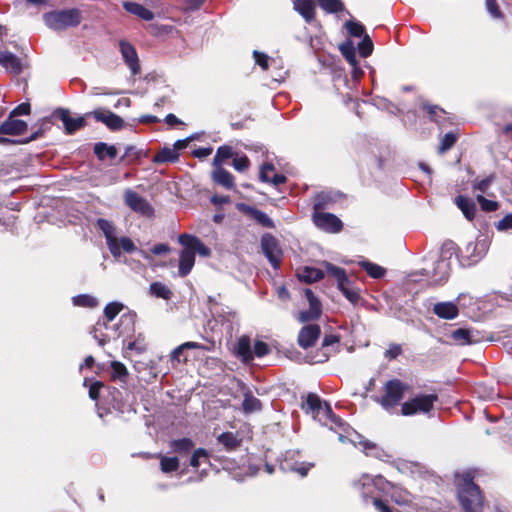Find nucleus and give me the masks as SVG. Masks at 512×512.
Listing matches in <instances>:
<instances>
[{
	"mask_svg": "<svg viewBox=\"0 0 512 512\" xmlns=\"http://www.w3.org/2000/svg\"><path fill=\"white\" fill-rule=\"evenodd\" d=\"M420 107L427 114L430 121L435 123H439V119L443 118V115L445 114V110L443 108L428 102H423Z\"/></svg>",
	"mask_w": 512,
	"mask_h": 512,
	"instance_id": "40",
	"label": "nucleus"
},
{
	"mask_svg": "<svg viewBox=\"0 0 512 512\" xmlns=\"http://www.w3.org/2000/svg\"><path fill=\"white\" fill-rule=\"evenodd\" d=\"M178 242L183 246L179 256L178 273L181 277H186L195 264V254L208 257L211 250L197 236L188 233L180 234Z\"/></svg>",
	"mask_w": 512,
	"mask_h": 512,
	"instance_id": "2",
	"label": "nucleus"
},
{
	"mask_svg": "<svg viewBox=\"0 0 512 512\" xmlns=\"http://www.w3.org/2000/svg\"><path fill=\"white\" fill-rule=\"evenodd\" d=\"M217 441L221 443L227 451H234L240 447L242 440L233 432H223L217 437Z\"/></svg>",
	"mask_w": 512,
	"mask_h": 512,
	"instance_id": "35",
	"label": "nucleus"
},
{
	"mask_svg": "<svg viewBox=\"0 0 512 512\" xmlns=\"http://www.w3.org/2000/svg\"><path fill=\"white\" fill-rule=\"evenodd\" d=\"M324 401L316 393L309 392L306 396L305 401L301 403V409L311 416L318 415V410Z\"/></svg>",
	"mask_w": 512,
	"mask_h": 512,
	"instance_id": "32",
	"label": "nucleus"
},
{
	"mask_svg": "<svg viewBox=\"0 0 512 512\" xmlns=\"http://www.w3.org/2000/svg\"><path fill=\"white\" fill-rule=\"evenodd\" d=\"M301 282L311 284L322 280L325 276L323 270L315 267L305 266L301 272L297 274Z\"/></svg>",
	"mask_w": 512,
	"mask_h": 512,
	"instance_id": "31",
	"label": "nucleus"
},
{
	"mask_svg": "<svg viewBox=\"0 0 512 512\" xmlns=\"http://www.w3.org/2000/svg\"><path fill=\"white\" fill-rule=\"evenodd\" d=\"M340 342V336L335 334H325L323 340L321 349L323 350V357L324 359H321L320 361H326L329 358V347L334 346L335 344H338Z\"/></svg>",
	"mask_w": 512,
	"mask_h": 512,
	"instance_id": "51",
	"label": "nucleus"
},
{
	"mask_svg": "<svg viewBox=\"0 0 512 512\" xmlns=\"http://www.w3.org/2000/svg\"><path fill=\"white\" fill-rule=\"evenodd\" d=\"M360 265L367 272V274L374 279H381L386 274V269L376 263L370 261H362Z\"/></svg>",
	"mask_w": 512,
	"mask_h": 512,
	"instance_id": "45",
	"label": "nucleus"
},
{
	"mask_svg": "<svg viewBox=\"0 0 512 512\" xmlns=\"http://www.w3.org/2000/svg\"><path fill=\"white\" fill-rule=\"evenodd\" d=\"M107 387L108 386L101 381H94L89 387V397L97 401L100 398L101 391L103 389L107 391Z\"/></svg>",
	"mask_w": 512,
	"mask_h": 512,
	"instance_id": "63",
	"label": "nucleus"
},
{
	"mask_svg": "<svg viewBox=\"0 0 512 512\" xmlns=\"http://www.w3.org/2000/svg\"><path fill=\"white\" fill-rule=\"evenodd\" d=\"M28 125L25 121L15 119L12 116L8 118L0 125L1 135L19 136L26 132Z\"/></svg>",
	"mask_w": 512,
	"mask_h": 512,
	"instance_id": "17",
	"label": "nucleus"
},
{
	"mask_svg": "<svg viewBox=\"0 0 512 512\" xmlns=\"http://www.w3.org/2000/svg\"><path fill=\"white\" fill-rule=\"evenodd\" d=\"M345 27L352 37H363L365 35V27L359 21L349 20L345 23Z\"/></svg>",
	"mask_w": 512,
	"mask_h": 512,
	"instance_id": "57",
	"label": "nucleus"
},
{
	"mask_svg": "<svg viewBox=\"0 0 512 512\" xmlns=\"http://www.w3.org/2000/svg\"><path fill=\"white\" fill-rule=\"evenodd\" d=\"M372 480H374L373 487L378 491L388 494L392 485L394 484L391 481L385 479L382 475L372 476Z\"/></svg>",
	"mask_w": 512,
	"mask_h": 512,
	"instance_id": "59",
	"label": "nucleus"
},
{
	"mask_svg": "<svg viewBox=\"0 0 512 512\" xmlns=\"http://www.w3.org/2000/svg\"><path fill=\"white\" fill-rule=\"evenodd\" d=\"M261 409V401L258 398H256L251 391H247L246 393H244L242 410L245 414H251L253 412L260 411Z\"/></svg>",
	"mask_w": 512,
	"mask_h": 512,
	"instance_id": "37",
	"label": "nucleus"
},
{
	"mask_svg": "<svg viewBox=\"0 0 512 512\" xmlns=\"http://www.w3.org/2000/svg\"><path fill=\"white\" fill-rule=\"evenodd\" d=\"M234 354L245 364L250 363L254 359L249 336L242 335L238 338L234 349Z\"/></svg>",
	"mask_w": 512,
	"mask_h": 512,
	"instance_id": "18",
	"label": "nucleus"
},
{
	"mask_svg": "<svg viewBox=\"0 0 512 512\" xmlns=\"http://www.w3.org/2000/svg\"><path fill=\"white\" fill-rule=\"evenodd\" d=\"M124 203L132 211L139 213L142 216L152 217L154 215V208L150 202L132 189H127L125 191Z\"/></svg>",
	"mask_w": 512,
	"mask_h": 512,
	"instance_id": "8",
	"label": "nucleus"
},
{
	"mask_svg": "<svg viewBox=\"0 0 512 512\" xmlns=\"http://www.w3.org/2000/svg\"><path fill=\"white\" fill-rule=\"evenodd\" d=\"M358 52L362 58L369 57L373 52V42L369 35L365 34L362 41L358 44Z\"/></svg>",
	"mask_w": 512,
	"mask_h": 512,
	"instance_id": "58",
	"label": "nucleus"
},
{
	"mask_svg": "<svg viewBox=\"0 0 512 512\" xmlns=\"http://www.w3.org/2000/svg\"><path fill=\"white\" fill-rule=\"evenodd\" d=\"M322 265L327 274L333 276L337 280V285L348 278L345 269L338 267L328 261H323Z\"/></svg>",
	"mask_w": 512,
	"mask_h": 512,
	"instance_id": "46",
	"label": "nucleus"
},
{
	"mask_svg": "<svg viewBox=\"0 0 512 512\" xmlns=\"http://www.w3.org/2000/svg\"><path fill=\"white\" fill-rule=\"evenodd\" d=\"M73 304L80 307L93 308L97 305V300L87 294H80L73 297Z\"/></svg>",
	"mask_w": 512,
	"mask_h": 512,
	"instance_id": "60",
	"label": "nucleus"
},
{
	"mask_svg": "<svg viewBox=\"0 0 512 512\" xmlns=\"http://www.w3.org/2000/svg\"><path fill=\"white\" fill-rule=\"evenodd\" d=\"M450 271V263L445 259H438L434 262L433 270L426 271V275L431 277L434 285H441L448 280Z\"/></svg>",
	"mask_w": 512,
	"mask_h": 512,
	"instance_id": "16",
	"label": "nucleus"
},
{
	"mask_svg": "<svg viewBox=\"0 0 512 512\" xmlns=\"http://www.w3.org/2000/svg\"><path fill=\"white\" fill-rule=\"evenodd\" d=\"M0 64L14 75H19L23 71L20 58L9 51L0 54Z\"/></svg>",
	"mask_w": 512,
	"mask_h": 512,
	"instance_id": "25",
	"label": "nucleus"
},
{
	"mask_svg": "<svg viewBox=\"0 0 512 512\" xmlns=\"http://www.w3.org/2000/svg\"><path fill=\"white\" fill-rule=\"evenodd\" d=\"M312 220L317 228L328 233H339L343 229L342 221L332 213L313 212Z\"/></svg>",
	"mask_w": 512,
	"mask_h": 512,
	"instance_id": "9",
	"label": "nucleus"
},
{
	"mask_svg": "<svg viewBox=\"0 0 512 512\" xmlns=\"http://www.w3.org/2000/svg\"><path fill=\"white\" fill-rule=\"evenodd\" d=\"M178 158L179 153L175 149L164 147L153 156V162L158 164L173 163L176 162Z\"/></svg>",
	"mask_w": 512,
	"mask_h": 512,
	"instance_id": "36",
	"label": "nucleus"
},
{
	"mask_svg": "<svg viewBox=\"0 0 512 512\" xmlns=\"http://www.w3.org/2000/svg\"><path fill=\"white\" fill-rule=\"evenodd\" d=\"M359 445L368 456L381 458L383 451L377 447V444L367 439L359 441Z\"/></svg>",
	"mask_w": 512,
	"mask_h": 512,
	"instance_id": "56",
	"label": "nucleus"
},
{
	"mask_svg": "<svg viewBox=\"0 0 512 512\" xmlns=\"http://www.w3.org/2000/svg\"><path fill=\"white\" fill-rule=\"evenodd\" d=\"M216 167L212 174L214 182L228 190L235 188L233 175L221 166Z\"/></svg>",
	"mask_w": 512,
	"mask_h": 512,
	"instance_id": "30",
	"label": "nucleus"
},
{
	"mask_svg": "<svg viewBox=\"0 0 512 512\" xmlns=\"http://www.w3.org/2000/svg\"><path fill=\"white\" fill-rule=\"evenodd\" d=\"M120 52L126 65L130 68L133 75L140 73V64L135 47L128 41L119 42Z\"/></svg>",
	"mask_w": 512,
	"mask_h": 512,
	"instance_id": "15",
	"label": "nucleus"
},
{
	"mask_svg": "<svg viewBox=\"0 0 512 512\" xmlns=\"http://www.w3.org/2000/svg\"><path fill=\"white\" fill-rule=\"evenodd\" d=\"M82 18V12L78 8L54 10L43 15L46 26L55 31L77 27Z\"/></svg>",
	"mask_w": 512,
	"mask_h": 512,
	"instance_id": "3",
	"label": "nucleus"
},
{
	"mask_svg": "<svg viewBox=\"0 0 512 512\" xmlns=\"http://www.w3.org/2000/svg\"><path fill=\"white\" fill-rule=\"evenodd\" d=\"M94 154L99 160H104L105 158L115 159L118 152L114 145L98 142L94 145Z\"/></svg>",
	"mask_w": 512,
	"mask_h": 512,
	"instance_id": "34",
	"label": "nucleus"
},
{
	"mask_svg": "<svg viewBox=\"0 0 512 512\" xmlns=\"http://www.w3.org/2000/svg\"><path fill=\"white\" fill-rule=\"evenodd\" d=\"M147 30L152 36L161 37L170 34L174 27L172 25L153 23L147 26Z\"/></svg>",
	"mask_w": 512,
	"mask_h": 512,
	"instance_id": "54",
	"label": "nucleus"
},
{
	"mask_svg": "<svg viewBox=\"0 0 512 512\" xmlns=\"http://www.w3.org/2000/svg\"><path fill=\"white\" fill-rule=\"evenodd\" d=\"M388 494L390 499L399 506H409L412 503V494L399 484L394 483Z\"/></svg>",
	"mask_w": 512,
	"mask_h": 512,
	"instance_id": "24",
	"label": "nucleus"
},
{
	"mask_svg": "<svg viewBox=\"0 0 512 512\" xmlns=\"http://www.w3.org/2000/svg\"><path fill=\"white\" fill-rule=\"evenodd\" d=\"M254 356L261 358L268 355L271 352L269 345L261 340H256L253 349Z\"/></svg>",
	"mask_w": 512,
	"mask_h": 512,
	"instance_id": "62",
	"label": "nucleus"
},
{
	"mask_svg": "<svg viewBox=\"0 0 512 512\" xmlns=\"http://www.w3.org/2000/svg\"><path fill=\"white\" fill-rule=\"evenodd\" d=\"M108 396L111 397V400L108 401V405L110 408L123 412L124 402L122 399V393L115 387H107Z\"/></svg>",
	"mask_w": 512,
	"mask_h": 512,
	"instance_id": "43",
	"label": "nucleus"
},
{
	"mask_svg": "<svg viewBox=\"0 0 512 512\" xmlns=\"http://www.w3.org/2000/svg\"><path fill=\"white\" fill-rule=\"evenodd\" d=\"M234 151L233 148L229 145H223L218 147L216 151V155L213 159V164L215 166H221V163L231 157H233Z\"/></svg>",
	"mask_w": 512,
	"mask_h": 512,
	"instance_id": "50",
	"label": "nucleus"
},
{
	"mask_svg": "<svg viewBox=\"0 0 512 512\" xmlns=\"http://www.w3.org/2000/svg\"><path fill=\"white\" fill-rule=\"evenodd\" d=\"M437 401V394L416 395L414 398L402 403L401 414L403 416H412L417 413H429Z\"/></svg>",
	"mask_w": 512,
	"mask_h": 512,
	"instance_id": "5",
	"label": "nucleus"
},
{
	"mask_svg": "<svg viewBox=\"0 0 512 512\" xmlns=\"http://www.w3.org/2000/svg\"><path fill=\"white\" fill-rule=\"evenodd\" d=\"M261 248L274 269H279L283 252L279 241L272 234L266 233L261 237Z\"/></svg>",
	"mask_w": 512,
	"mask_h": 512,
	"instance_id": "7",
	"label": "nucleus"
},
{
	"mask_svg": "<svg viewBox=\"0 0 512 512\" xmlns=\"http://www.w3.org/2000/svg\"><path fill=\"white\" fill-rule=\"evenodd\" d=\"M52 119L61 120L64 124L65 133L68 135L74 134L76 131L84 128L87 124L85 117L81 116L72 118L68 109L57 108L52 112L50 117L44 119L40 128H44L46 130L47 128L44 127L45 123H51Z\"/></svg>",
	"mask_w": 512,
	"mask_h": 512,
	"instance_id": "6",
	"label": "nucleus"
},
{
	"mask_svg": "<svg viewBox=\"0 0 512 512\" xmlns=\"http://www.w3.org/2000/svg\"><path fill=\"white\" fill-rule=\"evenodd\" d=\"M455 204L461 210L465 218L469 221H472L476 215V204L470 198L458 195L455 198Z\"/></svg>",
	"mask_w": 512,
	"mask_h": 512,
	"instance_id": "29",
	"label": "nucleus"
},
{
	"mask_svg": "<svg viewBox=\"0 0 512 512\" xmlns=\"http://www.w3.org/2000/svg\"><path fill=\"white\" fill-rule=\"evenodd\" d=\"M451 337L454 341L461 345H469L475 342L472 339L471 330L465 328H459L452 332Z\"/></svg>",
	"mask_w": 512,
	"mask_h": 512,
	"instance_id": "49",
	"label": "nucleus"
},
{
	"mask_svg": "<svg viewBox=\"0 0 512 512\" xmlns=\"http://www.w3.org/2000/svg\"><path fill=\"white\" fill-rule=\"evenodd\" d=\"M169 448L178 457H185L191 454L195 448V442L188 437L173 439L169 442Z\"/></svg>",
	"mask_w": 512,
	"mask_h": 512,
	"instance_id": "19",
	"label": "nucleus"
},
{
	"mask_svg": "<svg viewBox=\"0 0 512 512\" xmlns=\"http://www.w3.org/2000/svg\"><path fill=\"white\" fill-rule=\"evenodd\" d=\"M373 483L374 480H372L371 475L363 474L359 479L352 482V487L361 495L364 501H367L372 496Z\"/></svg>",
	"mask_w": 512,
	"mask_h": 512,
	"instance_id": "21",
	"label": "nucleus"
},
{
	"mask_svg": "<svg viewBox=\"0 0 512 512\" xmlns=\"http://www.w3.org/2000/svg\"><path fill=\"white\" fill-rule=\"evenodd\" d=\"M149 292L152 296L163 300H170L173 297L172 290L160 281L152 282L149 286Z\"/></svg>",
	"mask_w": 512,
	"mask_h": 512,
	"instance_id": "38",
	"label": "nucleus"
},
{
	"mask_svg": "<svg viewBox=\"0 0 512 512\" xmlns=\"http://www.w3.org/2000/svg\"><path fill=\"white\" fill-rule=\"evenodd\" d=\"M322 315V304L318 298L312 299L309 302V309L300 311L298 321L301 323H308L318 320Z\"/></svg>",
	"mask_w": 512,
	"mask_h": 512,
	"instance_id": "23",
	"label": "nucleus"
},
{
	"mask_svg": "<svg viewBox=\"0 0 512 512\" xmlns=\"http://www.w3.org/2000/svg\"><path fill=\"white\" fill-rule=\"evenodd\" d=\"M313 466V464H305V463H294L291 464L288 461H285L284 464H281V467L283 470H289L297 472L302 477L306 476L308 474V471Z\"/></svg>",
	"mask_w": 512,
	"mask_h": 512,
	"instance_id": "55",
	"label": "nucleus"
},
{
	"mask_svg": "<svg viewBox=\"0 0 512 512\" xmlns=\"http://www.w3.org/2000/svg\"><path fill=\"white\" fill-rule=\"evenodd\" d=\"M407 390L408 385L400 379L388 380L384 385L383 395L377 401L385 410H390L401 402Z\"/></svg>",
	"mask_w": 512,
	"mask_h": 512,
	"instance_id": "4",
	"label": "nucleus"
},
{
	"mask_svg": "<svg viewBox=\"0 0 512 512\" xmlns=\"http://www.w3.org/2000/svg\"><path fill=\"white\" fill-rule=\"evenodd\" d=\"M202 461H205V462L209 461L208 451L201 447L197 448V449L194 448L193 451L191 452L189 465L191 467H193L194 469H197L201 465Z\"/></svg>",
	"mask_w": 512,
	"mask_h": 512,
	"instance_id": "47",
	"label": "nucleus"
},
{
	"mask_svg": "<svg viewBox=\"0 0 512 512\" xmlns=\"http://www.w3.org/2000/svg\"><path fill=\"white\" fill-rule=\"evenodd\" d=\"M341 54L346 59V61L353 67H356L358 64L356 50L351 41H347L340 45L339 47Z\"/></svg>",
	"mask_w": 512,
	"mask_h": 512,
	"instance_id": "44",
	"label": "nucleus"
},
{
	"mask_svg": "<svg viewBox=\"0 0 512 512\" xmlns=\"http://www.w3.org/2000/svg\"><path fill=\"white\" fill-rule=\"evenodd\" d=\"M111 379L112 380H118L123 384H127L128 378H129V372L126 368V366L119 361H112L111 364Z\"/></svg>",
	"mask_w": 512,
	"mask_h": 512,
	"instance_id": "39",
	"label": "nucleus"
},
{
	"mask_svg": "<svg viewBox=\"0 0 512 512\" xmlns=\"http://www.w3.org/2000/svg\"><path fill=\"white\" fill-rule=\"evenodd\" d=\"M123 8L128 13L133 14L145 21H151L154 19L155 16L151 10L147 9L145 6L137 2H124Z\"/></svg>",
	"mask_w": 512,
	"mask_h": 512,
	"instance_id": "28",
	"label": "nucleus"
},
{
	"mask_svg": "<svg viewBox=\"0 0 512 512\" xmlns=\"http://www.w3.org/2000/svg\"><path fill=\"white\" fill-rule=\"evenodd\" d=\"M124 305L120 302H110L104 307V317L108 322L113 321L123 310Z\"/></svg>",
	"mask_w": 512,
	"mask_h": 512,
	"instance_id": "52",
	"label": "nucleus"
},
{
	"mask_svg": "<svg viewBox=\"0 0 512 512\" xmlns=\"http://www.w3.org/2000/svg\"><path fill=\"white\" fill-rule=\"evenodd\" d=\"M457 498L464 512H483L484 496L480 487L474 482L472 472L456 475Z\"/></svg>",
	"mask_w": 512,
	"mask_h": 512,
	"instance_id": "1",
	"label": "nucleus"
},
{
	"mask_svg": "<svg viewBox=\"0 0 512 512\" xmlns=\"http://www.w3.org/2000/svg\"><path fill=\"white\" fill-rule=\"evenodd\" d=\"M337 287L351 304L356 305L360 300V290L349 278L340 282Z\"/></svg>",
	"mask_w": 512,
	"mask_h": 512,
	"instance_id": "27",
	"label": "nucleus"
},
{
	"mask_svg": "<svg viewBox=\"0 0 512 512\" xmlns=\"http://www.w3.org/2000/svg\"><path fill=\"white\" fill-rule=\"evenodd\" d=\"M45 132L44 128H39L37 131L32 133L29 137L25 139H11L8 137L0 136V144L1 145H17V144H27L31 141H34L38 139L39 137L43 136Z\"/></svg>",
	"mask_w": 512,
	"mask_h": 512,
	"instance_id": "42",
	"label": "nucleus"
},
{
	"mask_svg": "<svg viewBox=\"0 0 512 512\" xmlns=\"http://www.w3.org/2000/svg\"><path fill=\"white\" fill-rule=\"evenodd\" d=\"M372 503L378 512H394L388 502L380 497L373 498Z\"/></svg>",
	"mask_w": 512,
	"mask_h": 512,
	"instance_id": "64",
	"label": "nucleus"
},
{
	"mask_svg": "<svg viewBox=\"0 0 512 512\" xmlns=\"http://www.w3.org/2000/svg\"><path fill=\"white\" fill-rule=\"evenodd\" d=\"M85 116H93L96 121L102 122L112 131L121 130L125 124L119 115L103 108L95 109L86 113Z\"/></svg>",
	"mask_w": 512,
	"mask_h": 512,
	"instance_id": "10",
	"label": "nucleus"
},
{
	"mask_svg": "<svg viewBox=\"0 0 512 512\" xmlns=\"http://www.w3.org/2000/svg\"><path fill=\"white\" fill-rule=\"evenodd\" d=\"M332 203H333V198L330 194L325 193V192H320L315 196L313 212H317V211L323 212Z\"/></svg>",
	"mask_w": 512,
	"mask_h": 512,
	"instance_id": "48",
	"label": "nucleus"
},
{
	"mask_svg": "<svg viewBox=\"0 0 512 512\" xmlns=\"http://www.w3.org/2000/svg\"><path fill=\"white\" fill-rule=\"evenodd\" d=\"M433 313L439 318L452 320L459 315V309L453 302H438L433 307Z\"/></svg>",
	"mask_w": 512,
	"mask_h": 512,
	"instance_id": "26",
	"label": "nucleus"
},
{
	"mask_svg": "<svg viewBox=\"0 0 512 512\" xmlns=\"http://www.w3.org/2000/svg\"><path fill=\"white\" fill-rule=\"evenodd\" d=\"M275 171V166L272 163L265 162L261 165L259 171V179L265 183H271L274 186H278L280 184H284L287 181V177L283 174L275 173L272 178H270L269 174Z\"/></svg>",
	"mask_w": 512,
	"mask_h": 512,
	"instance_id": "20",
	"label": "nucleus"
},
{
	"mask_svg": "<svg viewBox=\"0 0 512 512\" xmlns=\"http://www.w3.org/2000/svg\"><path fill=\"white\" fill-rule=\"evenodd\" d=\"M457 134L453 132L446 133L441 139L440 145L438 147V153L444 154L448 150H450L457 142Z\"/></svg>",
	"mask_w": 512,
	"mask_h": 512,
	"instance_id": "53",
	"label": "nucleus"
},
{
	"mask_svg": "<svg viewBox=\"0 0 512 512\" xmlns=\"http://www.w3.org/2000/svg\"><path fill=\"white\" fill-rule=\"evenodd\" d=\"M322 10L329 14H337L345 10V5L341 0H317Z\"/></svg>",
	"mask_w": 512,
	"mask_h": 512,
	"instance_id": "41",
	"label": "nucleus"
},
{
	"mask_svg": "<svg viewBox=\"0 0 512 512\" xmlns=\"http://www.w3.org/2000/svg\"><path fill=\"white\" fill-rule=\"evenodd\" d=\"M237 209L247 217L255 220L259 225H261L264 228L272 229L275 227L273 220L266 213L257 209L254 206L245 203H238Z\"/></svg>",
	"mask_w": 512,
	"mask_h": 512,
	"instance_id": "14",
	"label": "nucleus"
},
{
	"mask_svg": "<svg viewBox=\"0 0 512 512\" xmlns=\"http://www.w3.org/2000/svg\"><path fill=\"white\" fill-rule=\"evenodd\" d=\"M97 226L103 232L106 238V243L110 253L114 257H119L121 252L118 244V238L114 235L115 228L112 223L106 219L100 218L97 220Z\"/></svg>",
	"mask_w": 512,
	"mask_h": 512,
	"instance_id": "13",
	"label": "nucleus"
},
{
	"mask_svg": "<svg viewBox=\"0 0 512 512\" xmlns=\"http://www.w3.org/2000/svg\"><path fill=\"white\" fill-rule=\"evenodd\" d=\"M476 199L481 207V210L484 212H494L499 208V203L497 201L489 200L483 195H477Z\"/></svg>",
	"mask_w": 512,
	"mask_h": 512,
	"instance_id": "61",
	"label": "nucleus"
},
{
	"mask_svg": "<svg viewBox=\"0 0 512 512\" xmlns=\"http://www.w3.org/2000/svg\"><path fill=\"white\" fill-rule=\"evenodd\" d=\"M157 457L159 458L160 470L165 474L176 472L180 467V460L178 456L169 457L159 454Z\"/></svg>",
	"mask_w": 512,
	"mask_h": 512,
	"instance_id": "33",
	"label": "nucleus"
},
{
	"mask_svg": "<svg viewBox=\"0 0 512 512\" xmlns=\"http://www.w3.org/2000/svg\"><path fill=\"white\" fill-rule=\"evenodd\" d=\"M321 335V328L318 324H308L303 326L297 338L298 345L303 349L313 347Z\"/></svg>",
	"mask_w": 512,
	"mask_h": 512,
	"instance_id": "12",
	"label": "nucleus"
},
{
	"mask_svg": "<svg viewBox=\"0 0 512 512\" xmlns=\"http://www.w3.org/2000/svg\"><path fill=\"white\" fill-rule=\"evenodd\" d=\"M312 418L331 429L342 427L344 424L343 420L333 412L331 405L326 401L321 404L318 415L315 414Z\"/></svg>",
	"mask_w": 512,
	"mask_h": 512,
	"instance_id": "11",
	"label": "nucleus"
},
{
	"mask_svg": "<svg viewBox=\"0 0 512 512\" xmlns=\"http://www.w3.org/2000/svg\"><path fill=\"white\" fill-rule=\"evenodd\" d=\"M294 9L307 23H312L316 16V5L313 0H294Z\"/></svg>",
	"mask_w": 512,
	"mask_h": 512,
	"instance_id": "22",
	"label": "nucleus"
}]
</instances>
